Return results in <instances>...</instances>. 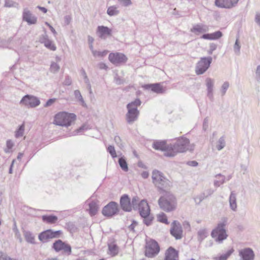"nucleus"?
I'll return each mask as SVG.
<instances>
[{
	"instance_id": "nucleus-32",
	"label": "nucleus",
	"mask_w": 260,
	"mask_h": 260,
	"mask_svg": "<svg viewBox=\"0 0 260 260\" xmlns=\"http://www.w3.org/2000/svg\"><path fill=\"white\" fill-rule=\"evenodd\" d=\"M215 177L218 179L217 180H215L214 182V186L219 187L221 184H222L225 182V176L222 175L220 174H217L215 176Z\"/></svg>"
},
{
	"instance_id": "nucleus-33",
	"label": "nucleus",
	"mask_w": 260,
	"mask_h": 260,
	"mask_svg": "<svg viewBox=\"0 0 260 260\" xmlns=\"http://www.w3.org/2000/svg\"><path fill=\"white\" fill-rule=\"evenodd\" d=\"M24 236L25 240L31 244H34L35 243V237L32 233L28 231H25L24 233Z\"/></svg>"
},
{
	"instance_id": "nucleus-6",
	"label": "nucleus",
	"mask_w": 260,
	"mask_h": 260,
	"mask_svg": "<svg viewBox=\"0 0 260 260\" xmlns=\"http://www.w3.org/2000/svg\"><path fill=\"white\" fill-rule=\"evenodd\" d=\"M76 117L73 113L59 112L55 115L53 123L57 125L68 126L75 120Z\"/></svg>"
},
{
	"instance_id": "nucleus-61",
	"label": "nucleus",
	"mask_w": 260,
	"mask_h": 260,
	"mask_svg": "<svg viewBox=\"0 0 260 260\" xmlns=\"http://www.w3.org/2000/svg\"><path fill=\"white\" fill-rule=\"evenodd\" d=\"M149 173L147 171H143L141 173V176L144 179L147 178L149 177Z\"/></svg>"
},
{
	"instance_id": "nucleus-39",
	"label": "nucleus",
	"mask_w": 260,
	"mask_h": 260,
	"mask_svg": "<svg viewBox=\"0 0 260 260\" xmlns=\"http://www.w3.org/2000/svg\"><path fill=\"white\" fill-rule=\"evenodd\" d=\"M25 125L24 124H22L19 126L18 129L15 132V137L16 138L21 137L23 136L24 132Z\"/></svg>"
},
{
	"instance_id": "nucleus-29",
	"label": "nucleus",
	"mask_w": 260,
	"mask_h": 260,
	"mask_svg": "<svg viewBox=\"0 0 260 260\" xmlns=\"http://www.w3.org/2000/svg\"><path fill=\"white\" fill-rule=\"evenodd\" d=\"M89 213L91 216L94 215L99 209L98 205L95 202L92 201L89 204Z\"/></svg>"
},
{
	"instance_id": "nucleus-1",
	"label": "nucleus",
	"mask_w": 260,
	"mask_h": 260,
	"mask_svg": "<svg viewBox=\"0 0 260 260\" xmlns=\"http://www.w3.org/2000/svg\"><path fill=\"white\" fill-rule=\"evenodd\" d=\"M151 178L153 184L160 193L167 191L172 186L171 181L160 171L154 170Z\"/></svg>"
},
{
	"instance_id": "nucleus-24",
	"label": "nucleus",
	"mask_w": 260,
	"mask_h": 260,
	"mask_svg": "<svg viewBox=\"0 0 260 260\" xmlns=\"http://www.w3.org/2000/svg\"><path fill=\"white\" fill-rule=\"evenodd\" d=\"M164 260H178V252L173 247H170L166 251Z\"/></svg>"
},
{
	"instance_id": "nucleus-18",
	"label": "nucleus",
	"mask_w": 260,
	"mask_h": 260,
	"mask_svg": "<svg viewBox=\"0 0 260 260\" xmlns=\"http://www.w3.org/2000/svg\"><path fill=\"white\" fill-rule=\"evenodd\" d=\"M239 0H215V5L219 8L230 9L234 7Z\"/></svg>"
},
{
	"instance_id": "nucleus-10",
	"label": "nucleus",
	"mask_w": 260,
	"mask_h": 260,
	"mask_svg": "<svg viewBox=\"0 0 260 260\" xmlns=\"http://www.w3.org/2000/svg\"><path fill=\"white\" fill-rule=\"evenodd\" d=\"M20 104L28 108H35L40 104V101L38 98L27 94L23 97L20 102Z\"/></svg>"
},
{
	"instance_id": "nucleus-58",
	"label": "nucleus",
	"mask_w": 260,
	"mask_h": 260,
	"mask_svg": "<svg viewBox=\"0 0 260 260\" xmlns=\"http://www.w3.org/2000/svg\"><path fill=\"white\" fill-rule=\"evenodd\" d=\"M114 141L120 148H122V147H123L122 144L121 143V139L119 136H115L114 138Z\"/></svg>"
},
{
	"instance_id": "nucleus-31",
	"label": "nucleus",
	"mask_w": 260,
	"mask_h": 260,
	"mask_svg": "<svg viewBox=\"0 0 260 260\" xmlns=\"http://www.w3.org/2000/svg\"><path fill=\"white\" fill-rule=\"evenodd\" d=\"M57 217L55 215H43L42 219L44 221H46L49 223H54L57 220Z\"/></svg>"
},
{
	"instance_id": "nucleus-44",
	"label": "nucleus",
	"mask_w": 260,
	"mask_h": 260,
	"mask_svg": "<svg viewBox=\"0 0 260 260\" xmlns=\"http://www.w3.org/2000/svg\"><path fill=\"white\" fill-rule=\"evenodd\" d=\"M157 220L162 223L168 224L169 222L168 221V219L166 215L164 213H161L159 214L157 216Z\"/></svg>"
},
{
	"instance_id": "nucleus-8",
	"label": "nucleus",
	"mask_w": 260,
	"mask_h": 260,
	"mask_svg": "<svg viewBox=\"0 0 260 260\" xmlns=\"http://www.w3.org/2000/svg\"><path fill=\"white\" fill-rule=\"evenodd\" d=\"M212 61L211 57L201 58L196 67V73L197 75L204 74L209 68Z\"/></svg>"
},
{
	"instance_id": "nucleus-30",
	"label": "nucleus",
	"mask_w": 260,
	"mask_h": 260,
	"mask_svg": "<svg viewBox=\"0 0 260 260\" xmlns=\"http://www.w3.org/2000/svg\"><path fill=\"white\" fill-rule=\"evenodd\" d=\"M74 93L77 101H79L82 106L86 107V104L84 101L80 91L79 90H75Z\"/></svg>"
},
{
	"instance_id": "nucleus-43",
	"label": "nucleus",
	"mask_w": 260,
	"mask_h": 260,
	"mask_svg": "<svg viewBox=\"0 0 260 260\" xmlns=\"http://www.w3.org/2000/svg\"><path fill=\"white\" fill-rule=\"evenodd\" d=\"M230 86V83L228 81L224 82L222 85H221L220 88V92L221 96H224L225 94V93Z\"/></svg>"
},
{
	"instance_id": "nucleus-4",
	"label": "nucleus",
	"mask_w": 260,
	"mask_h": 260,
	"mask_svg": "<svg viewBox=\"0 0 260 260\" xmlns=\"http://www.w3.org/2000/svg\"><path fill=\"white\" fill-rule=\"evenodd\" d=\"M228 220L227 217H222L217 226L212 231L211 235L216 242L221 243L223 240L227 238L228 235L226 233L225 226Z\"/></svg>"
},
{
	"instance_id": "nucleus-53",
	"label": "nucleus",
	"mask_w": 260,
	"mask_h": 260,
	"mask_svg": "<svg viewBox=\"0 0 260 260\" xmlns=\"http://www.w3.org/2000/svg\"><path fill=\"white\" fill-rule=\"evenodd\" d=\"M114 80L115 83L118 85L121 84L123 83L124 82V80L119 77L117 75H116V76H115Z\"/></svg>"
},
{
	"instance_id": "nucleus-40",
	"label": "nucleus",
	"mask_w": 260,
	"mask_h": 260,
	"mask_svg": "<svg viewBox=\"0 0 260 260\" xmlns=\"http://www.w3.org/2000/svg\"><path fill=\"white\" fill-rule=\"evenodd\" d=\"M207 198L205 192H203L199 195H197L194 198V200L197 205H199L202 201Z\"/></svg>"
},
{
	"instance_id": "nucleus-3",
	"label": "nucleus",
	"mask_w": 260,
	"mask_h": 260,
	"mask_svg": "<svg viewBox=\"0 0 260 260\" xmlns=\"http://www.w3.org/2000/svg\"><path fill=\"white\" fill-rule=\"evenodd\" d=\"M158 201L159 207L164 211L169 212L176 209L177 202L174 196L169 191L164 192Z\"/></svg>"
},
{
	"instance_id": "nucleus-16",
	"label": "nucleus",
	"mask_w": 260,
	"mask_h": 260,
	"mask_svg": "<svg viewBox=\"0 0 260 260\" xmlns=\"http://www.w3.org/2000/svg\"><path fill=\"white\" fill-rule=\"evenodd\" d=\"M172 226L170 230L171 234L176 239H180L182 237V230L180 224L177 221L175 220L172 223Z\"/></svg>"
},
{
	"instance_id": "nucleus-17",
	"label": "nucleus",
	"mask_w": 260,
	"mask_h": 260,
	"mask_svg": "<svg viewBox=\"0 0 260 260\" xmlns=\"http://www.w3.org/2000/svg\"><path fill=\"white\" fill-rule=\"evenodd\" d=\"M112 29L107 26H99L96 29V34L101 39L105 40L112 36Z\"/></svg>"
},
{
	"instance_id": "nucleus-49",
	"label": "nucleus",
	"mask_w": 260,
	"mask_h": 260,
	"mask_svg": "<svg viewBox=\"0 0 260 260\" xmlns=\"http://www.w3.org/2000/svg\"><path fill=\"white\" fill-rule=\"evenodd\" d=\"M107 150H108V151L109 152V153L111 155L112 157L114 158V157H117L116 151L115 150L114 146H113L112 145H110L108 147Z\"/></svg>"
},
{
	"instance_id": "nucleus-46",
	"label": "nucleus",
	"mask_w": 260,
	"mask_h": 260,
	"mask_svg": "<svg viewBox=\"0 0 260 260\" xmlns=\"http://www.w3.org/2000/svg\"><path fill=\"white\" fill-rule=\"evenodd\" d=\"M60 69L59 66L56 62H52L50 66V71L52 73L57 72Z\"/></svg>"
},
{
	"instance_id": "nucleus-34",
	"label": "nucleus",
	"mask_w": 260,
	"mask_h": 260,
	"mask_svg": "<svg viewBox=\"0 0 260 260\" xmlns=\"http://www.w3.org/2000/svg\"><path fill=\"white\" fill-rule=\"evenodd\" d=\"M233 252L234 249H231L228 250L225 253L219 256L215 257L213 258L214 260H226Z\"/></svg>"
},
{
	"instance_id": "nucleus-41",
	"label": "nucleus",
	"mask_w": 260,
	"mask_h": 260,
	"mask_svg": "<svg viewBox=\"0 0 260 260\" xmlns=\"http://www.w3.org/2000/svg\"><path fill=\"white\" fill-rule=\"evenodd\" d=\"M241 45L239 41V38L236 40L235 44L234 45V51L235 54L239 55L240 54Z\"/></svg>"
},
{
	"instance_id": "nucleus-11",
	"label": "nucleus",
	"mask_w": 260,
	"mask_h": 260,
	"mask_svg": "<svg viewBox=\"0 0 260 260\" xmlns=\"http://www.w3.org/2000/svg\"><path fill=\"white\" fill-rule=\"evenodd\" d=\"M118 211L117 203L115 202H111L103 208L102 213L105 216L112 217L117 214Z\"/></svg>"
},
{
	"instance_id": "nucleus-7",
	"label": "nucleus",
	"mask_w": 260,
	"mask_h": 260,
	"mask_svg": "<svg viewBox=\"0 0 260 260\" xmlns=\"http://www.w3.org/2000/svg\"><path fill=\"white\" fill-rule=\"evenodd\" d=\"M159 246L155 240H150L146 242L145 246V255L148 257H153L159 252Z\"/></svg>"
},
{
	"instance_id": "nucleus-48",
	"label": "nucleus",
	"mask_w": 260,
	"mask_h": 260,
	"mask_svg": "<svg viewBox=\"0 0 260 260\" xmlns=\"http://www.w3.org/2000/svg\"><path fill=\"white\" fill-rule=\"evenodd\" d=\"M88 129V126L86 125H83L81 126L80 128L78 129H77L76 131H74L73 132L72 135L75 136L77 135L78 134L81 133L84 130H86Z\"/></svg>"
},
{
	"instance_id": "nucleus-23",
	"label": "nucleus",
	"mask_w": 260,
	"mask_h": 260,
	"mask_svg": "<svg viewBox=\"0 0 260 260\" xmlns=\"http://www.w3.org/2000/svg\"><path fill=\"white\" fill-rule=\"evenodd\" d=\"M209 30V27L205 24H198L194 25L190 29V31L197 35L207 32Z\"/></svg>"
},
{
	"instance_id": "nucleus-35",
	"label": "nucleus",
	"mask_w": 260,
	"mask_h": 260,
	"mask_svg": "<svg viewBox=\"0 0 260 260\" xmlns=\"http://www.w3.org/2000/svg\"><path fill=\"white\" fill-rule=\"evenodd\" d=\"M118 163L120 168L123 171H124V172L128 171V168L127 164L125 159L124 157H121L119 158L118 160Z\"/></svg>"
},
{
	"instance_id": "nucleus-36",
	"label": "nucleus",
	"mask_w": 260,
	"mask_h": 260,
	"mask_svg": "<svg viewBox=\"0 0 260 260\" xmlns=\"http://www.w3.org/2000/svg\"><path fill=\"white\" fill-rule=\"evenodd\" d=\"M207 236V232L205 229H200L198 232V239L202 242Z\"/></svg>"
},
{
	"instance_id": "nucleus-62",
	"label": "nucleus",
	"mask_w": 260,
	"mask_h": 260,
	"mask_svg": "<svg viewBox=\"0 0 260 260\" xmlns=\"http://www.w3.org/2000/svg\"><path fill=\"white\" fill-rule=\"evenodd\" d=\"M206 196H207V198L211 195L213 192L214 190L212 189H208L205 191Z\"/></svg>"
},
{
	"instance_id": "nucleus-57",
	"label": "nucleus",
	"mask_w": 260,
	"mask_h": 260,
	"mask_svg": "<svg viewBox=\"0 0 260 260\" xmlns=\"http://www.w3.org/2000/svg\"><path fill=\"white\" fill-rule=\"evenodd\" d=\"M123 6L127 7L131 4V0H118Z\"/></svg>"
},
{
	"instance_id": "nucleus-21",
	"label": "nucleus",
	"mask_w": 260,
	"mask_h": 260,
	"mask_svg": "<svg viewBox=\"0 0 260 260\" xmlns=\"http://www.w3.org/2000/svg\"><path fill=\"white\" fill-rule=\"evenodd\" d=\"M214 84V81L213 79L207 78L206 80V85L207 86V96L211 100L213 101L214 99L213 96V87Z\"/></svg>"
},
{
	"instance_id": "nucleus-14",
	"label": "nucleus",
	"mask_w": 260,
	"mask_h": 260,
	"mask_svg": "<svg viewBox=\"0 0 260 260\" xmlns=\"http://www.w3.org/2000/svg\"><path fill=\"white\" fill-rule=\"evenodd\" d=\"M172 144H168L166 141H157L153 142L152 147L154 149L157 150H161L164 152V155L169 157L167 153L171 151Z\"/></svg>"
},
{
	"instance_id": "nucleus-2",
	"label": "nucleus",
	"mask_w": 260,
	"mask_h": 260,
	"mask_svg": "<svg viewBox=\"0 0 260 260\" xmlns=\"http://www.w3.org/2000/svg\"><path fill=\"white\" fill-rule=\"evenodd\" d=\"M194 145L189 144V141L188 139L181 137L178 139L176 142L172 144L170 148H171V151L167 155L170 157L175 156L178 153L184 152L187 150L191 151L193 149Z\"/></svg>"
},
{
	"instance_id": "nucleus-64",
	"label": "nucleus",
	"mask_w": 260,
	"mask_h": 260,
	"mask_svg": "<svg viewBox=\"0 0 260 260\" xmlns=\"http://www.w3.org/2000/svg\"><path fill=\"white\" fill-rule=\"evenodd\" d=\"M99 67L100 69H105L106 70L108 67L104 63H100L99 64Z\"/></svg>"
},
{
	"instance_id": "nucleus-59",
	"label": "nucleus",
	"mask_w": 260,
	"mask_h": 260,
	"mask_svg": "<svg viewBox=\"0 0 260 260\" xmlns=\"http://www.w3.org/2000/svg\"><path fill=\"white\" fill-rule=\"evenodd\" d=\"M255 21L260 27V11L257 12L255 16Z\"/></svg>"
},
{
	"instance_id": "nucleus-37",
	"label": "nucleus",
	"mask_w": 260,
	"mask_h": 260,
	"mask_svg": "<svg viewBox=\"0 0 260 260\" xmlns=\"http://www.w3.org/2000/svg\"><path fill=\"white\" fill-rule=\"evenodd\" d=\"M107 14L110 16H115L119 14V11L117 9V7L113 6L109 7L107 9Z\"/></svg>"
},
{
	"instance_id": "nucleus-50",
	"label": "nucleus",
	"mask_w": 260,
	"mask_h": 260,
	"mask_svg": "<svg viewBox=\"0 0 260 260\" xmlns=\"http://www.w3.org/2000/svg\"><path fill=\"white\" fill-rule=\"evenodd\" d=\"M81 75L83 76L84 82L86 83L87 85H89V80L86 75V73L84 70L82 69L81 71Z\"/></svg>"
},
{
	"instance_id": "nucleus-13",
	"label": "nucleus",
	"mask_w": 260,
	"mask_h": 260,
	"mask_svg": "<svg viewBox=\"0 0 260 260\" xmlns=\"http://www.w3.org/2000/svg\"><path fill=\"white\" fill-rule=\"evenodd\" d=\"M53 248L56 251H62L64 254L69 255L72 252L71 247L60 240L56 241L53 244Z\"/></svg>"
},
{
	"instance_id": "nucleus-15",
	"label": "nucleus",
	"mask_w": 260,
	"mask_h": 260,
	"mask_svg": "<svg viewBox=\"0 0 260 260\" xmlns=\"http://www.w3.org/2000/svg\"><path fill=\"white\" fill-rule=\"evenodd\" d=\"M109 59L112 63L117 65L126 62L127 58L123 54L116 52L110 53Z\"/></svg>"
},
{
	"instance_id": "nucleus-42",
	"label": "nucleus",
	"mask_w": 260,
	"mask_h": 260,
	"mask_svg": "<svg viewBox=\"0 0 260 260\" xmlns=\"http://www.w3.org/2000/svg\"><path fill=\"white\" fill-rule=\"evenodd\" d=\"M225 145V140L223 137H220L217 141L216 148L218 150H221Z\"/></svg>"
},
{
	"instance_id": "nucleus-27",
	"label": "nucleus",
	"mask_w": 260,
	"mask_h": 260,
	"mask_svg": "<svg viewBox=\"0 0 260 260\" xmlns=\"http://www.w3.org/2000/svg\"><path fill=\"white\" fill-rule=\"evenodd\" d=\"M236 200V194L234 191H232L229 198V203L230 208L233 211H237V205Z\"/></svg>"
},
{
	"instance_id": "nucleus-56",
	"label": "nucleus",
	"mask_w": 260,
	"mask_h": 260,
	"mask_svg": "<svg viewBox=\"0 0 260 260\" xmlns=\"http://www.w3.org/2000/svg\"><path fill=\"white\" fill-rule=\"evenodd\" d=\"M217 48L216 44L214 43H211L210 44V49L208 51V53L209 54H212L213 51H214Z\"/></svg>"
},
{
	"instance_id": "nucleus-54",
	"label": "nucleus",
	"mask_w": 260,
	"mask_h": 260,
	"mask_svg": "<svg viewBox=\"0 0 260 260\" xmlns=\"http://www.w3.org/2000/svg\"><path fill=\"white\" fill-rule=\"evenodd\" d=\"M255 78L256 81L260 83V65H258L256 70L255 72Z\"/></svg>"
},
{
	"instance_id": "nucleus-52",
	"label": "nucleus",
	"mask_w": 260,
	"mask_h": 260,
	"mask_svg": "<svg viewBox=\"0 0 260 260\" xmlns=\"http://www.w3.org/2000/svg\"><path fill=\"white\" fill-rule=\"evenodd\" d=\"M14 146V143L11 140H9L7 141V149L5 150L6 152H9V150L12 149Z\"/></svg>"
},
{
	"instance_id": "nucleus-51",
	"label": "nucleus",
	"mask_w": 260,
	"mask_h": 260,
	"mask_svg": "<svg viewBox=\"0 0 260 260\" xmlns=\"http://www.w3.org/2000/svg\"><path fill=\"white\" fill-rule=\"evenodd\" d=\"M16 5L17 4L12 0H5V6L6 7H15Z\"/></svg>"
},
{
	"instance_id": "nucleus-60",
	"label": "nucleus",
	"mask_w": 260,
	"mask_h": 260,
	"mask_svg": "<svg viewBox=\"0 0 260 260\" xmlns=\"http://www.w3.org/2000/svg\"><path fill=\"white\" fill-rule=\"evenodd\" d=\"M208 127V118H206L204 120L203 124V128L204 131H206Z\"/></svg>"
},
{
	"instance_id": "nucleus-25",
	"label": "nucleus",
	"mask_w": 260,
	"mask_h": 260,
	"mask_svg": "<svg viewBox=\"0 0 260 260\" xmlns=\"http://www.w3.org/2000/svg\"><path fill=\"white\" fill-rule=\"evenodd\" d=\"M23 19L29 24H35L37 22V18L32 16L29 11L24 10L23 14Z\"/></svg>"
},
{
	"instance_id": "nucleus-20",
	"label": "nucleus",
	"mask_w": 260,
	"mask_h": 260,
	"mask_svg": "<svg viewBox=\"0 0 260 260\" xmlns=\"http://www.w3.org/2000/svg\"><path fill=\"white\" fill-rule=\"evenodd\" d=\"M39 41L41 43L44 44L45 46L49 49L52 51L56 50V47L55 44H53L52 41L49 39L46 33L40 37Z\"/></svg>"
},
{
	"instance_id": "nucleus-9",
	"label": "nucleus",
	"mask_w": 260,
	"mask_h": 260,
	"mask_svg": "<svg viewBox=\"0 0 260 260\" xmlns=\"http://www.w3.org/2000/svg\"><path fill=\"white\" fill-rule=\"evenodd\" d=\"M139 213L141 217L144 218V222L145 223L148 225L150 223V220L147 219L150 214V208L149 206L145 200H142L138 205V208Z\"/></svg>"
},
{
	"instance_id": "nucleus-38",
	"label": "nucleus",
	"mask_w": 260,
	"mask_h": 260,
	"mask_svg": "<svg viewBox=\"0 0 260 260\" xmlns=\"http://www.w3.org/2000/svg\"><path fill=\"white\" fill-rule=\"evenodd\" d=\"M109 250L110 254L112 256H115L118 253V247L116 245L113 243L109 244Z\"/></svg>"
},
{
	"instance_id": "nucleus-19",
	"label": "nucleus",
	"mask_w": 260,
	"mask_h": 260,
	"mask_svg": "<svg viewBox=\"0 0 260 260\" xmlns=\"http://www.w3.org/2000/svg\"><path fill=\"white\" fill-rule=\"evenodd\" d=\"M239 255L242 260H253L255 254L250 248H246L239 251Z\"/></svg>"
},
{
	"instance_id": "nucleus-45",
	"label": "nucleus",
	"mask_w": 260,
	"mask_h": 260,
	"mask_svg": "<svg viewBox=\"0 0 260 260\" xmlns=\"http://www.w3.org/2000/svg\"><path fill=\"white\" fill-rule=\"evenodd\" d=\"M139 203V199L137 197H134L132 199V203H131L132 207H133L134 210H137L138 208Z\"/></svg>"
},
{
	"instance_id": "nucleus-26",
	"label": "nucleus",
	"mask_w": 260,
	"mask_h": 260,
	"mask_svg": "<svg viewBox=\"0 0 260 260\" xmlns=\"http://www.w3.org/2000/svg\"><path fill=\"white\" fill-rule=\"evenodd\" d=\"M222 36V33L220 31H217L212 34H204L201 38L206 40H217Z\"/></svg>"
},
{
	"instance_id": "nucleus-12",
	"label": "nucleus",
	"mask_w": 260,
	"mask_h": 260,
	"mask_svg": "<svg viewBox=\"0 0 260 260\" xmlns=\"http://www.w3.org/2000/svg\"><path fill=\"white\" fill-rule=\"evenodd\" d=\"M61 233L60 231H53L51 230H48L39 234V239L42 242H46L49 239L58 238Z\"/></svg>"
},
{
	"instance_id": "nucleus-5",
	"label": "nucleus",
	"mask_w": 260,
	"mask_h": 260,
	"mask_svg": "<svg viewBox=\"0 0 260 260\" xmlns=\"http://www.w3.org/2000/svg\"><path fill=\"white\" fill-rule=\"evenodd\" d=\"M141 101L137 99L127 105V112L125 115V119L128 124H132L137 120L139 115L138 107L141 105Z\"/></svg>"
},
{
	"instance_id": "nucleus-22",
	"label": "nucleus",
	"mask_w": 260,
	"mask_h": 260,
	"mask_svg": "<svg viewBox=\"0 0 260 260\" xmlns=\"http://www.w3.org/2000/svg\"><path fill=\"white\" fill-rule=\"evenodd\" d=\"M120 205L122 209L125 211H131L132 205L129 198L127 195L124 194L120 199Z\"/></svg>"
},
{
	"instance_id": "nucleus-55",
	"label": "nucleus",
	"mask_w": 260,
	"mask_h": 260,
	"mask_svg": "<svg viewBox=\"0 0 260 260\" xmlns=\"http://www.w3.org/2000/svg\"><path fill=\"white\" fill-rule=\"evenodd\" d=\"M56 99H50L48 100L44 105L45 107H48L52 106L55 102Z\"/></svg>"
},
{
	"instance_id": "nucleus-63",
	"label": "nucleus",
	"mask_w": 260,
	"mask_h": 260,
	"mask_svg": "<svg viewBox=\"0 0 260 260\" xmlns=\"http://www.w3.org/2000/svg\"><path fill=\"white\" fill-rule=\"evenodd\" d=\"M187 164L190 166L196 167L198 166V163L196 161L193 160L188 161Z\"/></svg>"
},
{
	"instance_id": "nucleus-47",
	"label": "nucleus",
	"mask_w": 260,
	"mask_h": 260,
	"mask_svg": "<svg viewBox=\"0 0 260 260\" xmlns=\"http://www.w3.org/2000/svg\"><path fill=\"white\" fill-rule=\"evenodd\" d=\"M108 52V51L107 50L103 51H97L95 50V51H93L92 54L94 56L104 57L107 54Z\"/></svg>"
},
{
	"instance_id": "nucleus-28",
	"label": "nucleus",
	"mask_w": 260,
	"mask_h": 260,
	"mask_svg": "<svg viewBox=\"0 0 260 260\" xmlns=\"http://www.w3.org/2000/svg\"><path fill=\"white\" fill-rule=\"evenodd\" d=\"M147 88H151V90L157 93L164 92L161 86L159 83L148 84L146 86Z\"/></svg>"
}]
</instances>
